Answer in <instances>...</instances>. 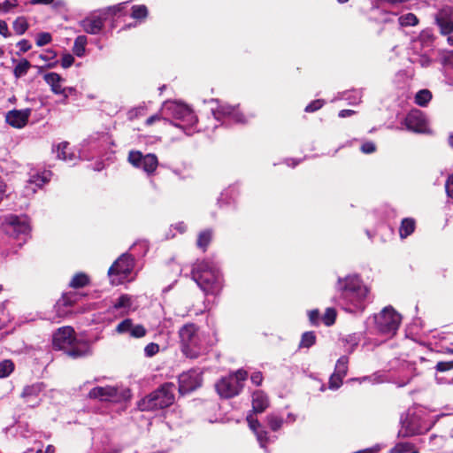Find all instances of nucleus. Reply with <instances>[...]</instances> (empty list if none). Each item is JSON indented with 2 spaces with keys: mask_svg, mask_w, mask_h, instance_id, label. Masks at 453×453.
<instances>
[{
  "mask_svg": "<svg viewBox=\"0 0 453 453\" xmlns=\"http://www.w3.org/2000/svg\"><path fill=\"white\" fill-rule=\"evenodd\" d=\"M267 423L273 431H278L283 424V419L275 414H270L267 416Z\"/></svg>",
  "mask_w": 453,
  "mask_h": 453,
  "instance_id": "79ce46f5",
  "label": "nucleus"
},
{
  "mask_svg": "<svg viewBox=\"0 0 453 453\" xmlns=\"http://www.w3.org/2000/svg\"><path fill=\"white\" fill-rule=\"evenodd\" d=\"M344 341L347 344H349V346L346 347L349 353H351L358 344L356 335H349Z\"/></svg>",
  "mask_w": 453,
  "mask_h": 453,
  "instance_id": "603ef678",
  "label": "nucleus"
},
{
  "mask_svg": "<svg viewBox=\"0 0 453 453\" xmlns=\"http://www.w3.org/2000/svg\"><path fill=\"white\" fill-rule=\"evenodd\" d=\"M447 196L453 198V173L449 176L445 183Z\"/></svg>",
  "mask_w": 453,
  "mask_h": 453,
  "instance_id": "bf43d9fd",
  "label": "nucleus"
},
{
  "mask_svg": "<svg viewBox=\"0 0 453 453\" xmlns=\"http://www.w3.org/2000/svg\"><path fill=\"white\" fill-rule=\"evenodd\" d=\"M316 334L312 331L305 332L302 334L301 341L299 342V349H309L316 343Z\"/></svg>",
  "mask_w": 453,
  "mask_h": 453,
  "instance_id": "2f4dec72",
  "label": "nucleus"
},
{
  "mask_svg": "<svg viewBox=\"0 0 453 453\" xmlns=\"http://www.w3.org/2000/svg\"><path fill=\"white\" fill-rule=\"evenodd\" d=\"M377 330L383 334L394 335L401 323V316L391 307L384 308L374 315Z\"/></svg>",
  "mask_w": 453,
  "mask_h": 453,
  "instance_id": "1a4fd4ad",
  "label": "nucleus"
},
{
  "mask_svg": "<svg viewBox=\"0 0 453 453\" xmlns=\"http://www.w3.org/2000/svg\"><path fill=\"white\" fill-rule=\"evenodd\" d=\"M134 267V257L130 254L124 253L109 268L108 274L113 283L119 284L129 277Z\"/></svg>",
  "mask_w": 453,
  "mask_h": 453,
  "instance_id": "9b49d317",
  "label": "nucleus"
},
{
  "mask_svg": "<svg viewBox=\"0 0 453 453\" xmlns=\"http://www.w3.org/2000/svg\"><path fill=\"white\" fill-rule=\"evenodd\" d=\"M324 105V101L320 99L314 100L311 102L306 107V112H314L319 110Z\"/></svg>",
  "mask_w": 453,
  "mask_h": 453,
  "instance_id": "3c124183",
  "label": "nucleus"
},
{
  "mask_svg": "<svg viewBox=\"0 0 453 453\" xmlns=\"http://www.w3.org/2000/svg\"><path fill=\"white\" fill-rule=\"evenodd\" d=\"M336 319V311L334 308H327L321 318L323 323L326 326H330L334 324Z\"/></svg>",
  "mask_w": 453,
  "mask_h": 453,
  "instance_id": "37998d69",
  "label": "nucleus"
},
{
  "mask_svg": "<svg viewBox=\"0 0 453 453\" xmlns=\"http://www.w3.org/2000/svg\"><path fill=\"white\" fill-rule=\"evenodd\" d=\"M50 177L51 173L46 170L41 173L36 172L35 173H32L26 186L27 194H34L36 191V188L42 187L50 180Z\"/></svg>",
  "mask_w": 453,
  "mask_h": 453,
  "instance_id": "4be33fe9",
  "label": "nucleus"
},
{
  "mask_svg": "<svg viewBox=\"0 0 453 453\" xmlns=\"http://www.w3.org/2000/svg\"><path fill=\"white\" fill-rule=\"evenodd\" d=\"M250 380H251L253 384H255L257 386H259L262 383V380H263L262 373L260 372H254L251 375Z\"/></svg>",
  "mask_w": 453,
  "mask_h": 453,
  "instance_id": "e2e57ef3",
  "label": "nucleus"
},
{
  "mask_svg": "<svg viewBox=\"0 0 453 453\" xmlns=\"http://www.w3.org/2000/svg\"><path fill=\"white\" fill-rule=\"evenodd\" d=\"M135 310L136 307L134 306V298L131 296L124 294L115 300L113 304L109 308V312L116 316H125Z\"/></svg>",
  "mask_w": 453,
  "mask_h": 453,
  "instance_id": "f3484780",
  "label": "nucleus"
},
{
  "mask_svg": "<svg viewBox=\"0 0 453 453\" xmlns=\"http://www.w3.org/2000/svg\"><path fill=\"white\" fill-rule=\"evenodd\" d=\"M430 429L426 424L421 411L409 410L401 417V427L398 431V437L407 438L421 434Z\"/></svg>",
  "mask_w": 453,
  "mask_h": 453,
  "instance_id": "0eeeda50",
  "label": "nucleus"
},
{
  "mask_svg": "<svg viewBox=\"0 0 453 453\" xmlns=\"http://www.w3.org/2000/svg\"><path fill=\"white\" fill-rule=\"evenodd\" d=\"M44 389L42 382H36L32 385L26 386L21 393V397L30 407H36L40 404V395Z\"/></svg>",
  "mask_w": 453,
  "mask_h": 453,
  "instance_id": "aec40b11",
  "label": "nucleus"
},
{
  "mask_svg": "<svg viewBox=\"0 0 453 453\" xmlns=\"http://www.w3.org/2000/svg\"><path fill=\"white\" fill-rule=\"evenodd\" d=\"M431 99H432L431 91L428 89H421L417 92L414 101H415L416 104H418L421 107H425L431 101Z\"/></svg>",
  "mask_w": 453,
  "mask_h": 453,
  "instance_id": "7c9ffc66",
  "label": "nucleus"
},
{
  "mask_svg": "<svg viewBox=\"0 0 453 453\" xmlns=\"http://www.w3.org/2000/svg\"><path fill=\"white\" fill-rule=\"evenodd\" d=\"M30 67H31L30 62L26 58H22L21 60L17 62V64L13 69V75L17 79L23 77L27 73Z\"/></svg>",
  "mask_w": 453,
  "mask_h": 453,
  "instance_id": "c756f323",
  "label": "nucleus"
},
{
  "mask_svg": "<svg viewBox=\"0 0 453 453\" xmlns=\"http://www.w3.org/2000/svg\"><path fill=\"white\" fill-rule=\"evenodd\" d=\"M57 157L68 162L70 164H74L76 160V155L71 152L70 144L67 142H63L57 146Z\"/></svg>",
  "mask_w": 453,
  "mask_h": 453,
  "instance_id": "bb28decb",
  "label": "nucleus"
},
{
  "mask_svg": "<svg viewBox=\"0 0 453 453\" xmlns=\"http://www.w3.org/2000/svg\"><path fill=\"white\" fill-rule=\"evenodd\" d=\"M89 282L88 276L83 273L75 274L70 281V287L73 288H82L88 285Z\"/></svg>",
  "mask_w": 453,
  "mask_h": 453,
  "instance_id": "f704fd0d",
  "label": "nucleus"
},
{
  "mask_svg": "<svg viewBox=\"0 0 453 453\" xmlns=\"http://www.w3.org/2000/svg\"><path fill=\"white\" fill-rule=\"evenodd\" d=\"M104 21V17L91 15L81 21V27L88 34L97 35L102 31Z\"/></svg>",
  "mask_w": 453,
  "mask_h": 453,
  "instance_id": "5701e85b",
  "label": "nucleus"
},
{
  "mask_svg": "<svg viewBox=\"0 0 453 453\" xmlns=\"http://www.w3.org/2000/svg\"><path fill=\"white\" fill-rule=\"evenodd\" d=\"M14 370V364L8 359L0 362V378L8 377Z\"/></svg>",
  "mask_w": 453,
  "mask_h": 453,
  "instance_id": "a19ab883",
  "label": "nucleus"
},
{
  "mask_svg": "<svg viewBox=\"0 0 453 453\" xmlns=\"http://www.w3.org/2000/svg\"><path fill=\"white\" fill-rule=\"evenodd\" d=\"M3 227L7 234L19 241V246L27 242L30 232L27 219L15 215L7 216L3 223Z\"/></svg>",
  "mask_w": 453,
  "mask_h": 453,
  "instance_id": "9d476101",
  "label": "nucleus"
},
{
  "mask_svg": "<svg viewBox=\"0 0 453 453\" xmlns=\"http://www.w3.org/2000/svg\"><path fill=\"white\" fill-rule=\"evenodd\" d=\"M398 22L401 27L415 26L418 24V19L413 13H407L398 18Z\"/></svg>",
  "mask_w": 453,
  "mask_h": 453,
  "instance_id": "58836bf2",
  "label": "nucleus"
},
{
  "mask_svg": "<svg viewBox=\"0 0 453 453\" xmlns=\"http://www.w3.org/2000/svg\"><path fill=\"white\" fill-rule=\"evenodd\" d=\"M343 378L344 376L334 372L329 379V388L338 389L342 384Z\"/></svg>",
  "mask_w": 453,
  "mask_h": 453,
  "instance_id": "a18cd8bd",
  "label": "nucleus"
},
{
  "mask_svg": "<svg viewBox=\"0 0 453 453\" xmlns=\"http://www.w3.org/2000/svg\"><path fill=\"white\" fill-rule=\"evenodd\" d=\"M361 98L362 92L360 90L353 89L343 92L339 99L347 100L350 104H357L361 102Z\"/></svg>",
  "mask_w": 453,
  "mask_h": 453,
  "instance_id": "473e14b6",
  "label": "nucleus"
},
{
  "mask_svg": "<svg viewBox=\"0 0 453 453\" xmlns=\"http://www.w3.org/2000/svg\"><path fill=\"white\" fill-rule=\"evenodd\" d=\"M453 9L450 6H445L435 14V22L440 27L441 33L449 35L453 32Z\"/></svg>",
  "mask_w": 453,
  "mask_h": 453,
  "instance_id": "6ab92c4d",
  "label": "nucleus"
},
{
  "mask_svg": "<svg viewBox=\"0 0 453 453\" xmlns=\"http://www.w3.org/2000/svg\"><path fill=\"white\" fill-rule=\"evenodd\" d=\"M403 124L406 129L414 133H427L429 130L428 120L420 110L413 109L408 112Z\"/></svg>",
  "mask_w": 453,
  "mask_h": 453,
  "instance_id": "2eb2a0df",
  "label": "nucleus"
},
{
  "mask_svg": "<svg viewBox=\"0 0 453 453\" xmlns=\"http://www.w3.org/2000/svg\"><path fill=\"white\" fill-rule=\"evenodd\" d=\"M162 111L178 120V122L171 121L170 123L183 130L186 134L191 135L196 132L197 117L187 104L177 101H168L163 104Z\"/></svg>",
  "mask_w": 453,
  "mask_h": 453,
  "instance_id": "7ed1b4c3",
  "label": "nucleus"
},
{
  "mask_svg": "<svg viewBox=\"0 0 453 453\" xmlns=\"http://www.w3.org/2000/svg\"><path fill=\"white\" fill-rule=\"evenodd\" d=\"M116 332L119 334H128L132 338H142L146 335V328L140 324H134L131 319H125L116 326Z\"/></svg>",
  "mask_w": 453,
  "mask_h": 453,
  "instance_id": "a211bd4d",
  "label": "nucleus"
},
{
  "mask_svg": "<svg viewBox=\"0 0 453 453\" xmlns=\"http://www.w3.org/2000/svg\"><path fill=\"white\" fill-rule=\"evenodd\" d=\"M62 90H65V91H64V93H61L60 96H65V98H68L69 96L76 94V89L73 87H67V88L63 87Z\"/></svg>",
  "mask_w": 453,
  "mask_h": 453,
  "instance_id": "69168bd1",
  "label": "nucleus"
},
{
  "mask_svg": "<svg viewBox=\"0 0 453 453\" xmlns=\"http://www.w3.org/2000/svg\"><path fill=\"white\" fill-rule=\"evenodd\" d=\"M335 303L345 311L361 314L372 302L369 288L357 275L339 278Z\"/></svg>",
  "mask_w": 453,
  "mask_h": 453,
  "instance_id": "f257e3e1",
  "label": "nucleus"
},
{
  "mask_svg": "<svg viewBox=\"0 0 453 453\" xmlns=\"http://www.w3.org/2000/svg\"><path fill=\"white\" fill-rule=\"evenodd\" d=\"M211 239L212 231L210 229L203 230L198 234L196 245L199 249L203 250V251H205Z\"/></svg>",
  "mask_w": 453,
  "mask_h": 453,
  "instance_id": "c85d7f7f",
  "label": "nucleus"
},
{
  "mask_svg": "<svg viewBox=\"0 0 453 453\" xmlns=\"http://www.w3.org/2000/svg\"><path fill=\"white\" fill-rule=\"evenodd\" d=\"M44 81L50 87L51 91L56 95L64 93L62 83L64 79L57 73H48L43 76Z\"/></svg>",
  "mask_w": 453,
  "mask_h": 453,
  "instance_id": "393cba45",
  "label": "nucleus"
},
{
  "mask_svg": "<svg viewBox=\"0 0 453 453\" xmlns=\"http://www.w3.org/2000/svg\"><path fill=\"white\" fill-rule=\"evenodd\" d=\"M214 118L218 121H222L223 124L230 122L234 123H246L247 119L242 113L239 111L236 107L231 106L226 104H219L216 108L211 110Z\"/></svg>",
  "mask_w": 453,
  "mask_h": 453,
  "instance_id": "4468645a",
  "label": "nucleus"
},
{
  "mask_svg": "<svg viewBox=\"0 0 453 453\" xmlns=\"http://www.w3.org/2000/svg\"><path fill=\"white\" fill-rule=\"evenodd\" d=\"M2 4L1 10L4 12H9L12 8H14L17 6L18 2L17 0H5Z\"/></svg>",
  "mask_w": 453,
  "mask_h": 453,
  "instance_id": "052dcab7",
  "label": "nucleus"
},
{
  "mask_svg": "<svg viewBox=\"0 0 453 453\" xmlns=\"http://www.w3.org/2000/svg\"><path fill=\"white\" fill-rule=\"evenodd\" d=\"M0 35L4 37H8L10 35L7 23L4 20H0Z\"/></svg>",
  "mask_w": 453,
  "mask_h": 453,
  "instance_id": "0e129e2a",
  "label": "nucleus"
},
{
  "mask_svg": "<svg viewBox=\"0 0 453 453\" xmlns=\"http://www.w3.org/2000/svg\"><path fill=\"white\" fill-rule=\"evenodd\" d=\"M87 44V37L85 35H79L76 37L73 43V53L77 57H82L85 53V47Z\"/></svg>",
  "mask_w": 453,
  "mask_h": 453,
  "instance_id": "72a5a7b5",
  "label": "nucleus"
},
{
  "mask_svg": "<svg viewBox=\"0 0 453 453\" xmlns=\"http://www.w3.org/2000/svg\"><path fill=\"white\" fill-rule=\"evenodd\" d=\"M78 295L76 293H68L62 296L57 302L55 309L58 316L64 317L70 312L69 308L77 301Z\"/></svg>",
  "mask_w": 453,
  "mask_h": 453,
  "instance_id": "b1692460",
  "label": "nucleus"
},
{
  "mask_svg": "<svg viewBox=\"0 0 453 453\" xmlns=\"http://www.w3.org/2000/svg\"><path fill=\"white\" fill-rule=\"evenodd\" d=\"M309 320L312 325H319L320 313L318 309L311 310L308 312Z\"/></svg>",
  "mask_w": 453,
  "mask_h": 453,
  "instance_id": "5fc2aeb1",
  "label": "nucleus"
},
{
  "mask_svg": "<svg viewBox=\"0 0 453 453\" xmlns=\"http://www.w3.org/2000/svg\"><path fill=\"white\" fill-rule=\"evenodd\" d=\"M269 405V401L265 394L262 391H256L252 395V408L255 413H261L265 411Z\"/></svg>",
  "mask_w": 453,
  "mask_h": 453,
  "instance_id": "a878e982",
  "label": "nucleus"
},
{
  "mask_svg": "<svg viewBox=\"0 0 453 453\" xmlns=\"http://www.w3.org/2000/svg\"><path fill=\"white\" fill-rule=\"evenodd\" d=\"M182 353L189 358H196L205 351L204 339L196 325L186 324L179 330Z\"/></svg>",
  "mask_w": 453,
  "mask_h": 453,
  "instance_id": "20e7f679",
  "label": "nucleus"
},
{
  "mask_svg": "<svg viewBox=\"0 0 453 453\" xmlns=\"http://www.w3.org/2000/svg\"><path fill=\"white\" fill-rule=\"evenodd\" d=\"M159 351V346L157 343L150 342L144 348V355L147 357H152Z\"/></svg>",
  "mask_w": 453,
  "mask_h": 453,
  "instance_id": "de8ad7c7",
  "label": "nucleus"
},
{
  "mask_svg": "<svg viewBox=\"0 0 453 453\" xmlns=\"http://www.w3.org/2000/svg\"><path fill=\"white\" fill-rule=\"evenodd\" d=\"M128 4V2H123L120 4H118L116 5L109 6L105 11H104V14H112L115 15L118 12H122L124 7Z\"/></svg>",
  "mask_w": 453,
  "mask_h": 453,
  "instance_id": "09e8293b",
  "label": "nucleus"
},
{
  "mask_svg": "<svg viewBox=\"0 0 453 453\" xmlns=\"http://www.w3.org/2000/svg\"><path fill=\"white\" fill-rule=\"evenodd\" d=\"M52 40L51 35L47 32H42L37 35L36 45L39 47L44 46L50 43Z\"/></svg>",
  "mask_w": 453,
  "mask_h": 453,
  "instance_id": "49530a36",
  "label": "nucleus"
},
{
  "mask_svg": "<svg viewBox=\"0 0 453 453\" xmlns=\"http://www.w3.org/2000/svg\"><path fill=\"white\" fill-rule=\"evenodd\" d=\"M414 449V444L408 441H399L389 450L390 453H408Z\"/></svg>",
  "mask_w": 453,
  "mask_h": 453,
  "instance_id": "ea45409f",
  "label": "nucleus"
},
{
  "mask_svg": "<svg viewBox=\"0 0 453 453\" xmlns=\"http://www.w3.org/2000/svg\"><path fill=\"white\" fill-rule=\"evenodd\" d=\"M148 16V9L145 5H134L132 7L131 17L134 19L143 20Z\"/></svg>",
  "mask_w": 453,
  "mask_h": 453,
  "instance_id": "c9c22d12",
  "label": "nucleus"
},
{
  "mask_svg": "<svg viewBox=\"0 0 453 453\" xmlns=\"http://www.w3.org/2000/svg\"><path fill=\"white\" fill-rule=\"evenodd\" d=\"M202 379L196 371L182 372L179 376V391L180 394H187L201 386Z\"/></svg>",
  "mask_w": 453,
  "mask_h": 453,
  "instance_id": "dca6fc26",
  "label": "nucleus"
},
{
  "mask_svg": "<svg viewBox=\"0 0 453 453\" xmlns=\"http://www.w3.org/2000/svg\"><path fill=\"white\" fill-rule=\"evenodd\" d=\"M192 277L205 295L217 296L222 288L221 273L212 261L196 262L192 269Z\"/></svg>",
  "mask_w": 453,
  "mask_h": 453,
  "instance_id": "f03ea898",
  "label": "nucleus"
},
{
  "mask_svg": "<svg viewBox=\"0 0 453 453\" xmlns=\"http://www.w3.org/2000/svg\"><path fill=\"white\" fill-rule=\"evenodd\" d=\"M256 436L257 440L259 442L261 448H265V444L269 441L268 434L266 431L260 429L259 431H257Z\"/></svg>",
  "mask_w": 453,
  "mask_h": 453,
  "instance_id": "8fccbe9b",
  "label": "nucleus"
},
{
  "mask_svg": "<svg viewBox=\"0 0 453 453\" xmlns=\"http://www.w3.org/2000/svg\"><path fill=\"white\" fill-rule=\"evenodd\" d=\"M416 227V222L412 218H405L402 220L399 227V234L402 239L411 235Z\"/></svg>",
  "mask_w": 453,
  "mask_h": 453,
  "instance_id": "cd10ccee",
  "label": "nucleus"
},
{
  "mask_svg": "<svg viewBox=\"0 0 453 453\" xmlns=\"http://www.w3.org/2000/svg\"><path fill=\"white\" fill-rule=\"evenodd\" d=\"M247 421L249 423L250 428L254 432L257 433V431H259L260 429V424L257 421V419H255L252 415H250L247 417Z\"/></svg>",
  "mask_w": 453,
  "mask_h": 453,
  "instance_id": "13d9d810",
  "label": "nucleus"
},
{
  "mask_svg": "<svg viewBox=\"0 0 453 453\" xmlns=\"http://www.w3.org/2000/svg\"><path fill=\"white\" fill-rule=\"evenodd\" d=\"M74 331L71 326L59 328L53 335V346L63 349L73 358L81 357L88 354L89 347L87 343L76 342Z\"/></svg>",
  "mask_w": 453,
  "mask_h": 453,
  "instance_id": "39448f33",
  "label": "nucleus"
},
{
  "mask_svg": "<svg viewBox=\"0 0 453 453\" xmlns=\"http://www.w3.org/2000/svg\"><path fill=\"white\" fill-rule=\"evenodd\" d=\"M12 318H11L9 313L4 314L3 312L2 317H0V329L4 326L7 322H11Z\"/></svg>",
  "mask_w": 453,
  "mask_h": 453,
  "instance_id": "338daca9",
  "label": "nucleus"
},
{
  "mask_svg": "<svg viewBox=\"0 0 453 453\" xmlns=\"http://www.w3.org/2000/svg\"><path fill=\"white\" fill-rule=\"evenodd\" d=\"M30 115L31 110L28 108L24 110H12L7 112L5 120L10 126L15 128H22L27 125Z\"/></svg>",
  "mask_w": 453,
  "mask_h": 453,
  "instance_id": "412c9836",
  "label": "nucleus"
},
{
  "mask_svg": "<svg viewBox=\"0 0 453 453\" xmlns=\"http://www.w3.org/2000/svg\"><path fill=\"white\" fill-rule=\"evenodd\" d=\"M17 46L19 47V50L22 52H27L31 49V44L27 40H21L18 42Z\"/></svg>",
  "mask_w": 453,
  "mask_h": 453,
  "instance_id": "680f3d73",
  "label": "nucleus"
},
{
  "mask_svg": "<svg viewBox=\"0 0 453 453\" xmlns=\"http://www.w3.org/2000/svg\"><path fill=\"white\" fill-rule=\"evenodd\" d=\"M412 63L418 64L422 67H427L431 65L432 59L426 54L415 55L411 58Z\"/></svg>",
  "mask_w": 453,
  "mask_h": 453,
  "instance_id": "c03bdc74",
  "label": "nucleus"
},
{
  "mask_svg": "<svg viewBox=\"0 0 453 453\" xmlns=\"http://www.w3.org/2000/svg\"><path fill=\"white\" fill-rule=\"evenodd\" d=\"M438 372H446L453 369V361L449 362H438L435 366Z\"/></svg>",
  "mask_w": 453,
  "mask_h": 453,
  "instance_id": "6e6d98bb",
  "label": "nucleus"
},
{
  "mask_svg": "<svg viewBox=\"0 0 453 453\" xmlns=\"http://www.w3.org/2000/svg\"><path fill=\"white\" fill-rule=\"evenodd\" d=\"M376 150V145L372 142H365L361 146V151L365 154H371Z\"/></svg>",
  "mask_w": 453,
  "mask_h": 453,
  "instance_id": "4d7b16f0",
  "label": "nucleus"
},
{
  "mask_svg": "<svg viewBox=\"0 0 453 453\" xmlns=\"http://www.w3.org/2000/svg\"><path fill=\"white\" fill-rule=\"evenodd\" d=\"M175 386L173 383H165L157 390L142 398L138 406L142 411L164 409L174 402Z\"/></svg>",
  "mask_w": 453,
  "mask_h": 453,
  "instance_id": "423d86ee",
  "label": "nucleus"
},
{
  "mask_svg": "<svg viewBox=\"0 0 453 453\" xmlns=\"http://www.w3.org/2000/svg\"><path fill=\"white\" fill-rule=\"evenodd\" d=\"M127 160L133 166L142 169L149 175L152 174L158 165V160L155 154L143 155L139 150L130 151Z\"/></svg>",
  "mask_w": 453,
  "mask_h": 453,
  "instance_id": "ddd939ff",
  "label": "nucleus"
},
{
  "mask_svg": "<svg viewBox=\"0 0 453 453\" xmlns=\"http://www.w3.org/2000/svg\"><path fill=\"white\" fill-rule=\"evenodd\" d=\"M88 396L91 399H97L104 402H121L129 397V391L119 390L116 387L106 386V387H95L89 393Z\"/></svg>",
  "mask_w": 453,
  "mask_h": 453,
  "instance_id": "f8f14e48",
  "label": "nucleus"
},
{
  "mask_svg": "<svg viewBox=\"0 0 453 453\" xmlns=\"http://www.w3.org/2000/svg\"><path fill=\"white\" fill-rule=\"evenodd\" d=\"M234 191V188H228L226 190H225L223 193H221L220 195V197L219 198V202H226V203H228L226 201L228 196Z\"/></svg>",
  "mask_w": 453,
  "mask_h": 453,
  "instance_id": "774afa93",
  "label": "nucleus"
},
{
  "mask_svg": "<svg viewBox=\"0 0 453 453\" xmlns=\"http://www.w3.org/2000/svg\"><path fill=\"white\" fill-rule=\"evenodd\" d=\"M74 62V58L73 55L66 53L64 54L61 58V65L63 68L70 67Z\"/></svg>",
  "mask_w": 453,
  "mask_h": 453,
  "instance_id": "864d4df0",
  "label": "nucleus"
},
{
  "mask_svg": "<svg viewBox=\"0 0 453 453\" xmlns=\"http://www.w3.org/2000/svg\"><path fill=\"white\" fill-rule=\"evenodd\" d=\"M349 357L347 356H342L336 362L334 372L342 376H346L348 372Z\"/></svg>",
  "mask_w": 453,
  "mask_h": 453,
  "instance_id": "e433bc0d",
  "label": "nucleus"
},
{
  "mask_svg": "<svg viewBox=\"0 0 453 453\" xmlns=\"http://www.w3.org/2000/svg\"><path fill=\"white\" fill-rule=\"evenodd\" d=\"M247 376L246 371L238 370L236 372L222 378L215 385L219 396L222 398H231L237 395L242 389Z\"/></svg>",
  "mask_w": 453,
  "mask_h": 453,
  "instance_id": "6e6552de",
  "label": "nucleus"
},
{
  "mask_svg": "<svg viewBox=\"0 0 453 453\" xmlns=\"http://www.w3.org/2000/svg\"><path fill=\"white\" fill-rule=\"evenodd\" d=\"M12 27H13L14 32L17 35H23L28 27V24H27L26 18H24V17L17 18L13 22Z\"/></svg>",
  "mask_w": 453,
  "mask_h": 453,
  "instance_id": "4c0bfd02",
  "label": "nucleus"
}]
</instances>
